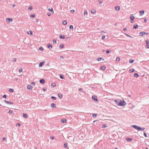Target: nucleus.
<instances>
[{
  "label": "nucleus",
  "instance_id": "64",
  "mask_svg": "<svg viewBox=\"0 0 149 149\" xmlns=\"http://www.w3.org/2000/svg\"><path fill=\"white\" fill-rule=\"evenodd\" d=\"M6 139V138L5 137H4L3 138L2 140L3 141H4Z\"/></svg>",
  "mask_w": 149,
  "mask_h": 149
},
{
  "label": "nucleus",
  "instance_id": "34",
  "mask_svg": "<svg viewBox=\"0 0 149 149\" xmlns=\"http://www.w3.org/2000/svg\"><path fill=\"white\" fill-rule=\"evenodd\" d=\"M61 122L63 123L66 122V120L65 119H62L61 120Z\"/></svg>",
  "mask_w": 149,
  "mask_h": 149
},
{
  "label": "nucleus",
  "instance_id": "10",
  "mask_svg": "<svg viewBox=\"0 0 149 149\" xmlns=\"http://www.w3.org/2000/svg\"><path fill=\"white\" fill-rule=\"evenodd\" d=\"M13 21V19L11 18H7L6 19V21L8 22H10L12 21Z\"/></svg>",
  "mask_w": 149,
  "mask_h": 149
},
{
  "label": "nucleus",
  "instance_id": "30",
  "mask_svg": "<svg viewBox=\"0 0 149 149\" xmlns=\"http://www.w3.org/2000/svg\"><path fill=\"white\" fill-rule=\"evenodd\" d=\"M9 91L10 93H13L14 91V89L12 88H10Z\"/></svg>",
  "mask_w": 149,
  "mask_h": 149
},
{
  "label": "nucleus",
  "instance_id": "1",
  "mask_svg": "<svg viewBox=\"0 0 149 149\" xmlns=\"http://www.w3.org/2000/svg\"><path fill=\"white\" fill-rule=\"evenodd\" d=\"M132 127L134 128L137 130H144L146 129V128L144 127H141L135 125H131L130 127V128H131Z\"/></svg>",
  "mask_w": 149,
  "mask_h": 149
},
{
  "label": "nucleus",
  "instance_id": "15",
  "mask_svg": "<svg viewBox=\"0 0 149 149\" xmlns=\"http://www.w3.org/2000/svg\"><path fill=\"white\" fill-rule=\"evenodd\" d=\"M64 47V45L63 44H61L59 47V48L60 49H63Z\"/></svg>",
  "mask_w": 149,
  "mask_h": 149
},
{
  "label": "nucleus",
  "instance_id": "62",
  "mask_svg": "<svg viewBox=\"0 0 149 149\" xmlns=\"http://www.w3.org/2000/svg\"><path fill=\"white\" fill-rule=\"evenodd\" d=\"M43 90L44 91H45L46 90V88H43Z\"/></svg>",
  "mask_w": 149,
  "mask_h": 149
},
{
  "label": "nucleus",
  "instance_id": "27",
  "mask_svg": "<svg viewBox=\"0 0 149 149\" xmlns=\"http://www.w3.org/2000/svg\"><path fill=\"white\" fill-rule=\"evenodd\" d=\"M134 62V60L132 59H130L129 60V62L130 63H132Z\"/></svg>",
  "mask_w": 149,
  "mask_h": 149
},
{
  "label": "nucleus",
  "instance_id": "59",
  "mask_svg": "<svg viewBox=\"0 0 149 149\" xmlns=\"http://www.w3.org/2000/svg\"><path fill=\"white\" fill-rule=\"evenodd\" d=\"M134 19H131L130 20V22L132 23H133L134 22Z\"/></svg>",
  "mask_w": 149,
  "mask_h": 149
},
{
  "label": "nucleus",
  "instance_id": "39",
  "mask_svg": "<svg viewBox=\"0 0 149 149\" xmlns=\"http://www.w3.org/2000/svg\"><path fill=\"white\" fill-rule=\"evenodd\" d=\"M51 98L52 99L54 100H55L56 99V97L54 96H52Z\"/></svg>",
  "mask_w": 149,
  "mask_h": 149
},
{
  "label": "nucleus",
  "instance_id": "45",
  "mask_svg": "<svg viewBox=\"0 0 149 149\" xmlns=\"http://www.w3.org/2000/svg\"><path fill=\"white\" fill-rule=\"evenodd\" d=\"M125 34L126 36H127V37H130V38H132V37L131 36H130V35L127 34H126L125 33Z\"/></svg>",
  "mask_w": 149,
  "mask_h": 149
},
{
  "label": "nucleus",
  "instance_id": "63",
  "mask_svg": "<svg viewBox=\"0 0 149 149\" xmlns=\"http://www.w3.org/2000/svg\"><path fill=\"white\" fill-rule=\"evenodd\" d=\"M147 22V19L146 18L144 19V22Z\"/></svg>",
  "mask_w": 149,
  "mask_h": 149
},
{
  "label": "nucleus",
  "instance_id": "35",
  "mask_svg": "<svg viewBox=\"0 0 149 149\" xmlns=\"http://www.w3.org/2000/svg\"><path fill=\"white\" fill-rule=\"evenodd\" d=\"M97 113H93L92 116L93 117H95L97 116Z\"/></svg>",
  "mask_w": 149,
  "mask_h": 149
},
{
  "label": "nucleus",
  "instance_id": "7",
  "mask_svg": "<svg viewBox=\"0 0 149 149\" xmlns=\"http://www.w3.org/2000/svg\"><path fill=\"white\" fill-rule=\"evenodd\" d=\"M47 48H49V50L51 49L52 47V45L49 43L47 44Z\"/></svg>",
  "mask_w": 149,
  "mask_h": 149
},
{
  "label": "nucleus",
  "instance_id": "12",
  "mask_svg": "<svg viewBox=\"0 0 149 149\" xmlns=\"http://www.w3.org/2000/svg\"><path fill=\"white\" fill-rule=\"evenodd\" d=\"M106 68V67L104 66H102L100 67V69L102 70H104Z\"/></svg>",
  "mask_w": 149,
  "mask_h": 149
},
{
  "label": "nucleus",
  "instance_id": "33",
  "mask_svg": "<svg viewBox=\"0 0 149 149\" xmlns=\"http://www.w3.org/2000/svg\"><path fill=\"white\" fill-rule=\"evenodd\" d=\"M63 24L64 25H65L67 24V22L65 21H64L62 22Z\"/></svg>",
  "mask_w": 149,
  "mask_h": 149
},
{
  "label": "nucleus",
  "instance_id": "23",
  "mask_svg": "<svg viewBox=\"0 0 149 149\" xmlns=\"http://www.w3.org/2000/svg\"><path fill=\"white\" fill-rule=\"evenodd\" d=\"M59 76H60V78L61 79H64V77L63 76V75L62 74H60Z\"/></svg>",
  "mask_w": 149,
  "mask_h": 149
},
{
  "label": "nucleus",
  "instance_id": "61",
  "mask_svg": "<svg viewBox=\"0 0 149 149\" xmlns=\"http://www.w3.org/2000/svg\"><path fill=\"white\" fill-rule=\"evenodd\" d=\"M31 84H33V85H35V83L34 82H32L31 83Z\"/></svg>",
  "mask_w": 149,
  "mask_h": 149
},
{
  "label": "nucleus",
  "instance_id": "38",
  "mask_svg": "<svg viewBox=\"0 0 149 149\" xmlns=\"http://www.w3.org/2000/svg\"><path fill=\"white\" fill-rule=\"evenodd\" d=\"M107 127V125L105 124H103L102 127V128H105Z\"/></svg>",
  "mask_w": 149,
  "mask_h": 149
},
{
  "label": "nucleus",
  "instance_id": "3",
  "mask_svg": "<svg viewBox=\"0 0 149 149\" xmlns=\"http://www.w3.org/2000/svg\"><path fill=\"white\" fill-rule=\"evenodd\" d=\"M92 98L93 100H95V101L98 102V99L96 96L93 95L92 97Z\"/></svg>",
  "mask_w": 149,
  "mask_h": 149
},
{
  "label": "nucleus",
  "instance_id": "36",
  "mask_svg": "<svg viewBox=\"0 0 149 149\" xmlns=\"http://www.w3.org/2000/svg\"><path fill=\"white\" fill-rule=\"evenodd\" d=\"M53 43L54 44H56V40L55 39H53Z\"/></svg>",
  "mask_w": 149,
  "mask_h": 149
},
{
  "label": "nucleus",
  "instance_id": "29",
  "mask_svg": "<svg viewBox=\"0 0 149 149\" xmlns=\"http://www.w3.org/2000/svg\"><path fill=\"white\" fill-rule=\"evenodd\" d=\"M134 69H130L129 70V72L130 73H132L134 72Z\"/></svg>",
  "mask_w": 149,
  "mask_h": 149
},
{
  "label": "nucleus",
  "instance_id": "11",
  "mask_svg": "<svg viewBox=\"0 0 149 149\" xmlns=\"http://www.w3.org/2000/svg\"><path fill=\"white\" fill-rule=\"evenodd\" d=\"M140 13V15L141 16H142L144 14L145 11L144 10L142 11H139Z\"/></svg>",
  "mask_w": 149,
  "mask_h": 149
},
{
  "label": "nucleus",
  "instance_id": "50",
  "mask_svg": "<svg viewBox=\"0 0 149 149\" xmlns=\"http://www.w3.org/2000/svg\"><path fill=\"white\" fill-rule=\"evenodd\" d=\"M7 97V95H3V96H2V97L3 98H6Z\"/></svg>",
  "mask_w": 149,
  "mask_h": 149
},
{
  "label": "nucleus",
  "instance_id": "18",
  "mask_svg": "<svg viewBox=\"0 0 149 149\" xmlns=\"http://www.w3.org/2000/svg\"><path fill=\"white\" fill-rule=\"evenodd\" d=\"M58 95L60 99H61L63 97V95L62 94L60 93H58Z\"/></svg>",
  "mask_w": 149,
  "mask_h": 149
},
{
  "label": "nucleus",
  "instance_id": "9",
  "mask_svg": "<svg viewBox=\"0 0 149 149\" xmlns=\"http://www.w3.org/2000/svg\"><path fill=\"white\" fill-rule=\"evenodd\" d=\"M145 33H146L147 34L148 33L145 32L144 31H142L140 33L139 35L140 36H143V35H144L145 34Z\"/></svg>",
  "mask_w": 149,
  "mask_h": 149
},
{
  "label": "nucleus",
  "instance_id": "43",
  "mask_svg": "<svg viewBox=\"0 0 149 149\" xmlns=\"http://www.w3.org/2000/svg\"><path fill=\"white\" fill-rule=\"evenodd\" d=\"M87 14H88V13H87V11L86 10H84V15H85Z\"/></svg>",
  "mask_w": 149,
  "mask_h": 149
},
{
  "label": "nucleus",
  "instance_id": "53",
  "mask_svg": "<svg viewBox=\"0 0 149 149\" xmlns=\"http://www.w3.org/2000/svg\"><path fill=\"white\" fill-rule=\"evenodd\" d=\"M64 58V57L63 56H61L60 57V59L61 60H62Z\"/></svg>",
  "mask_w": 149,
  "mask_h": 149
},
{
  "label": "nucleus",
  "instance_id": "2",
  "mask_svg": "<svg viewBox=\"0 0 149 149\" xmlns=\"http://www.w3.org/2000/svg\"><path fill=\"white\" fill-rule=\"evenodd\" d=\"M126 103L124 100H120L119 103H118V106H124L126 105Z\"/></svg>",
  "mask_w": 149,
  "mask_h": 149
},
{
  "label": "nucleus",
  "instance_id": "22",
  "mask_svg": "<svg viewBox=\"0 0 149 149\" xmlns=\"http://www.w3.org/2000/svg\"><path fill=\"white\" fill-rule=\"evenodd\" d=\"M133 28L135 29H137L138 28V25H134L133 26Z\"/></svg>",
  "mask_w": 149,
  "mask_h": 149
},
{
  "label": "nucleus",
  "instance_id": "49",
  "mask_svg": "<svg viewBox=\"0 0 149 149\" xmlns=\"http://www.w3.org/2000/svg\"><path fill=\"white\" fill-rule=\"evenodd\" d=\"M105 38V36H103L102 38V39L103 40H104Z\"/></svg>",
  "mask_w": 149,
  "mask_h": 149
},
{
  "label": "nucleus",
  "instance_id": "16",
  "mask_svg": "<svg viewBox=\"0 0 149 149\" xmlns=\"http://www.w3.org/2000/svg\"><path fill=\"white\" fill-rule=\"evenodd\" d=\"M23 116L25 118H26L27 117V115L26 114L23 113Z\"/></svg>",
  "mask_w": 149,
  "mask_h": 149
},
{
  "label": "nucleus",
  "instance_id": "41",
  "mask_svg": "<svg viewBox=\"0 0 149 149\" xmlns=\"http://www.w3.org/2000/svg\"><path fill=\"white\" fill-rule=\"evenodd\" d=\"M79 91H80L82 93L84 92V91L83 89L82 88H80L79 89Z\"/></svg>",
  "mask_w": 149,
  "mask_h": 149
},
{
  "label": "nucleus",
  "instance_id": "6",
  "mask_svg": "<svg viewBox=\"0 0 149 149\" xmlns=\"http://www.w3.org/2000/svg\"><path fill=\"white\" fill-rule=\"evenodd\" d=\"M4 102L6 103L7 104H14V103L13 102H10L7 101L6 100H5Z\"/></svg>",
  "mask_w": 149,
  "mask_h": 149
},
{
  "label": "nucleus",
  "instance_id": "40",
  "mask_svg": "<svg viewBox=\"0 0 149 149\" xmlns=\"http://www.w3.org/2000/svg\"><path fill=\"white\" fill-rule=\"evenodd\" d=\"M111 52V50H107L106 51V53L107 54H109V53Z\"/></svg>",
  "mask_w": 149,
  "mask_h": 149
},
{
  "label": "nucleus",
  "instance_id": "37",
  "mask_svg": "<svg viewBox=\"0 0 149 149\" xmlns=\"http://www.w3.org/2000/svg\"><path fill=\"white\" fill-rule=\"evenodd\" d=\"M120 57H116V61H120Z\"/></svg>",
  "mask_w": 149,
  "mask_h": 149
},
{
  "label": "nucleus",
  "instance_id": "51",
  "mask_svg": "<svg viewBox=\"0 0 149 149\" xmlns=\"http://www.w3.org/2000/svg\"><path fill=\"white\" fill-rule=\"evenodd\" d=\"M35 17V14H33V15H32L31 16V18H34V17Z\"/></svg>",
  "mask_w": 149,
  "mask_h": 149
},
{
  "label": "nucleus",
  "instance_id": "32",
  "mask_svg": "<svg viewBox=\"0 0 149 149\" xmlns=\"http://www.w3.org/2000/svg\"><path fill=\"white\" fill-rule=\"evenodd\" d=\"M134 75V76L136 78H137L139 76V75L136 73H135Z\"/></svg>",
  "mask_w": 149,
  "mask_h": 149
},
{
  "label": "nucleus",
  "instance_id": "47",
  "mask_svg": "<svg viewBox=\"0 0 149 149\" xmlns=\"http://www.w3.org/2000/svg\"><path fill=\"white\" fill-rule=\"evenodd\" d=\"M39 50H40L41 51H42L43 50V48L42 47H40L39 49Z\"/></svg>",
  "mask_w": 149,
  "mask_h": 149
},
{
  "label": "nucleus",
  "instance_id": "17",
  "mask_svg": "<svg viewBox=\"0 0 149 149\" xmlns=\"http://www.w3.org/2000/svg\"><path fill=\"white\" fill-rule=\"evenodd\" d=\"M102 60L103 61H104V59L103 58L101 57H99L97 59V60L98 61H100Z\"/></svg>",
  "mask_w": 149,
  "mask_h": 149
},
{
  "label": "nucleus",
  "instance_id": "20",
  "mask_svg": "<svg viewBox=\"0 0 149 149\" xmlns=\"http://www.w3.org/2000/svg\"><path fill=\"white\" fill-rule=\"evenodd\" d=\"M56 84L55 83H52L51 84V86L52 87H54L56 86Z\"/></svg>",
  "mask_w": 149,
  "mask_h": 149
},
{
  "label": "nucleus",
  "instance_id": "55",
  "mask_svg": "<svg viewBox=\"0 0 149 149\" xmlns=\"http://www.w3.org/2000/svg\"><path fill=\"white\" fill-rule=\"evenodd\" d=\"M145 43H146V44H148L149 43V41L148 40H146L145 41Z\"/></svg>",
  "mask_w": 149,
  "mask_h": 149
},
{
  "label": "nucleus",
  "instance_id": "48",
  "mask_svg": "<svg viewBox=\"0 0 149 149\" xmlns=\"http://www.w3.org/2000/svg\"><path fill=\"white\" fill-rule=\"evenodd\" d=\"M13 111L11 110H9L8 112V113L11 114L13 113Z\"/></svg>",
  "mask_w": 149,
  "mask_h": 149
},
{
  "label": "nucleus",
  "instance_id": "56",
  "mask_svg": "<svg viewBox=\"0 0 149 149\" xmlns=\"http://www.w3.org/2000/svg\"><path fill=\"white\" fill-rule=\"evenodd\" d=\"M16 60H17V59H16V58H14L13 59V62H16Z\"/></svg>",
  "mask_w": 149,
  "mask_h": 149
},
{
  "label": "nucleus",
  "instance_id": "19",
  "mask_svg": "<svg viewBox=\"0 0 149 149\" xmlns=\"http://www.w3.org/2000/svg\"><path fill=\"white\" fill-rule=\"evenodd\" d=\"M48 10L49 11L52 12L53 13H54V12L53 11V9L52 8H51V9H50V8H49L48 9Z\"/></svg>",
  "mask_w": 149,
  "mask_h": 149
},
{
  "label": "nucleus",
  "instance_id": "58",
  "mask_svg": "<svg viewBox=\"0 0 149 149\" xmlns=\"http://www.w3.org/2000/svg\"><path fill=\"white\" fill-rule=\"evenodd\" d=\"M47 15L48 16H50L51 15V14L50 13H48L47 14Z\"/></svg>",
  "mask_w": 149,
  "mask_h": 149
},
{
  "label": "nucleus",
  "instance_id": "24",
  "mask_svg": "<svg viewBox=\"0 0 149 149\" xmlns=\"http://www.w3.org/2000/svg\"><path fill=\"white\" fill-rule=\"evenodd\" d=\"M27 33L28 34H30V35H33V32L32 31H28Z\"/></svg>",
  "mask_w": 149,
  "mask_h": 149
},
{
  "label": "nucleus",
  "instance_id": "42",
  "mask_svg": "<svg viewBox=\"0 0 149 149\" xmlns=\"http://www.w3.org/2000/svg\"><path fill=\"white\" fill-rule=\"evenodd\" d=\"M22 71V68H19V72H21Z\"/></svg>",
  "mask_w": 149,
  "mask_h": 149
},
{
  "label": "nucleus",
  "instance_id": "44",
  "mask_svg": "<svg viewBox=\"0 0 149 149\" xmlns=\"http://www.w3.org/2000/svg\"><path fill=\"white\" fill-rule=\"evenodd\" d=\"M69 28L70 29H73V26L72 25H70V26Z\"/></svg>",
  "mask_w": 149,
  "mask_h": 149
},
{
  "label": "nucleus",
  "instance_id": "31",
  "mask_svg": "<svg viewBox=\"0 0 149 149\" xmlns=\"http://www.w3.org/2000/svg\"><path fill=\"white\" fill-rule=\"evenodd\" d=\"M132 140H133V139H129V138H128V139H126V141H129V142H130V141H132Z\"/></svg>",
  "mask_w": 149,
  "mask_h": 149
},
{
  "label": "nucleus",
  "instance_id": "57",
  "mask_svg": "<svg viewBox=\"0 0 149 149\" xmlns=\"http://www.w3.org/2000/svg\"><path fill=\"white\" fill-rule=\"evenodd\" d=\"M147 48H149V44H147L146 46V47Z\"/></svg>",
  "mask_w": 149,
  "mask_h": 149
},
{
  "label": "nucleus",
  "instance_id": "52",
  "mask_svg": "<svg viewBox=\"0 0 149 149\" xmlns=\"http://www.w3.org/2000/svg\"><path fill=\"white\" fill-rule=\"evenodd\" d=\"M17 126H19L20 125V124L19 123H17L16 125Z\"/></svg>",
  "mask_w": 149,
  "mask_h": 149
},
{
  "label": "nucleus",
  "instance_id": "26",
  "mask_svg": "<svg viewBox=\"0 0 149 149\" xmlns=\"http://www.w3.org/2000/svg\"><path fill=\"white\" fill-rule=\"evenodd\" d=\"M117 100V99H116L115 100H114V102L116 103V105H117L118 106V103H119V102H118V100Z\"/></svg>",
  "mask_w": 149,
  "mask_h": 149
},
{
  "label": "nucleus",
  "instance_id": "13",
  "mask_svg": "<svg viewBox=\"0 0 149 149\" xmlns=\"http://www.w3.org/2000/svg\"><path fill=\"white\" fill-rule=\"evenodd\" d=\"M115 9L116 10H120V8L119 6H117L115 7Z\"/></svg>",
  "mask_w": 149,
  "mask_h": 149
},
{
  "label": "nucleus",
  "instance_id": "4",
  "mask_svg": "<svg viewBox=\"0 0 149 149\" xmlns=\"http://www.w3.org/2000/svg\"><path fill=\"white\" fill-rule=\"evenodd\" d=\"M33 88V86L30 85H29L27 87V89L28 90H29L31 91H32Z\"/></svg>",
  "mask_w": 149,
  "mask_h": 149
},
{
  "label": "nucleus",
  "instance_id": "54",
  "mask_svg": "<svg viewBox=\"0 0 149 149\" xmlns=\"http://www.w3.org/2000/svg\"><path fill=\"white\" fill-rule=\"evenodd\" d=\"M127 28L126 27H125L123 29V31H126L127 30Z\"/></svg>",
  "mask_w": 149,
  "mask_h": 149
},
{
  "label": "nucleus",
  "instance_id": "28",
  "mask_svg": "<svg viewBox=\"0 0 149 149\" xmlns=\"http://www.w3.org/2000/svg\"><path fill=\"white\" fill-rule=\"evenodd\" d=\"M60 38L62 39H63L65 38V36L64 35H63V36L62 35H60Z\"/></svg>",
  "mask_w": 149,
  "mask_h": 149
},
{
  "label": "nucleus",
  "instance_id": "46",
  "mask_svg": "<svg viewBox=\"0 0 149 149\" xmlns=\"http://www.w3.org/2000/svg\"><path fill=\"white\" fill-rule=\"evenodd\" d=\"M28 9L31 10L33 9V7L32 6H29V7Z\"/></svg>",
  "mask_w": 149,
  "mask_h": 149
},
{
  "label": "nucleus",
  "instance_id": "25",
  "mask_svg": "<svg viewBox=\"0 0 149 149\" xmlns=\"http://www.w3.org/2000/svg\"><path fill=\"white\" fill-rule=\"evenodd\" d=\"M55 106V104L54 103H52L51 104V107L52 108H56V107H54V106Z\"/></svg>",
  "mask_w": 149,
  "mask_h": 149
},
{
  "label": "nucleus",
  "instance_id": "14",
  "mask_svg": "<svg viewBox=\"0 0 149 149\" xmlns=\"http://www.w3.org/2000/svg\"><path fill=\"white\" fill-rule=\"evenodd\" d=\"M91 12L93 13V14H94L95 13H96V11H95V9H92V10H91Z\"/></svg>",
  "mask_w": 149,
  "mask_h": 149
},
{
  "label": "nucleus",
  "instance_id": "8",
  "mask_svg": "<svg viewBox=\"0 0 149 149\" xmlns=\"http://www.w3.org/2000/svg\"><path fill=\"white\" fill-rule=\"evenodd\" d=\"M40 84H43L45 83V80L44 79H41L40 80Z\"/></svg>",
  "mask_w": 149,
  "mask_h": 149
},
{
  "label": "nucleus",
  "instance_id": "60",
  "mask_svg": "<svg viewBox=\"0 0 149 149\" xmlns=\"http://www.w3.org/2000/svg\"><path fill=\"white\" fill-rule=\"evenodd\" d=\"M74 12V10L73 9L72 10H71V12L72 13H73Z\"/></svg>",
  "mask_w": 149,
  "mask_h": 149
},
{
  "label": "nucleus",
  "instance_id": "5",
  "mask_svg": "<svg viewBox=\"0 0 149 149\" xmlns=\"http://www.w3.org/2000/svg\"><path fill=\"white\" fill-rule=\"evenodd\" d=\"M45 63V61H42L40 62L39 64V67H42L44 64Z\"/></svg>",
  "mask_w": 149,
  "mask_h": 149
},
{
  "label": "nucleus",
  "instance_id": "21",
  "mask_svg": "<svg viewBox=\"0 0 149 149\" xmlns=\"http://www.w3.org/2000/svg\"><path fill=\"white\" fill-rule=\"evenodd\" d=\"M130 18L131 19H134V17L132 14H131Z\"/></svg>",
  "mask_w": 149,
  "mask_h": 149
}]
</instances>
